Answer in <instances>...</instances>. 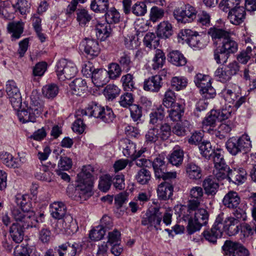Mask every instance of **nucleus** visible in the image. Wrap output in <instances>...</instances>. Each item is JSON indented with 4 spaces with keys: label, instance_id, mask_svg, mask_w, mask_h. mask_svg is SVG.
Instances as JSON below:
<instances>
[{
    "label": "nucleus",
    "instance_id": "obj_1",
    "mask_svg": "<svg viewBox=\"0 0 256 256\" xmlns=\"http://www.w3.org/2000/svg\"><path fill=\"white\" fill-rule=\"evenodd\" d=\"M94 169L90 165L84 166L78 174V184L72 197L76 200H86L92 195Z\"/></svg>",
    "mask_w": 256,
    "mask_h": 256
},
{
    "label": "nucleus",
    "instance_id": "obj_2",
    "mask_svg": "<svg viewBox=\"0 0 256 256\" xmlns=\"http://www.w3.org/2000/svg\"><path fill=\"white\" fill-rule=\"evenodd\" d=\"M180 216L184 220L188 222L187 231L192 234L206 224L209 215L204 208L190 209L188 206H182L180 209Z\"/></svg>",
    "mask_w": 256,
    "mask_h": 256
},
{
    "label": "nucleus",
    "instance_id": "obj_3",
    "mask_svg": "<svg viewBox=\"0 0 256 256\" xmlns=\"http://www.w3.org/2000/svg\"><path fill=\"white\" fill-rule=\"evenodd\" d=\"M42 102L39 100L38 95L32 94L30 96V105L26 109L18 110L17 115L20 122L22 123L34 122L44 110Z\"/></svg>",
    "mask_w": 256,
    "mask_h": 256
},
{
    "label": "nucleus",
    "instance_id": "obj_4",
    "mask_svg": "<svg viewBox=\"0 0 256 256\" xmlns=\"http://www.w3.org/2000/svg\"><path fill=\"white\" fill-rule=\"evenodd\" d=\"M226 147L228 152L232 156H236L240 153L245 154L250 151L252 148L250 136L246 134L239 138H230L226 143Z\"/></svg>",
    "mask_w": 256,
    "mask_h": 256
},
{
    "label": "nucleus",
    "instance_id": "obj_5",
    "mask_svg": "<svg viewBox=\"0 0 256 256\" xmlns=\"http://www.w3.org/2000/svg\"><path fill=\"white\" fill-rule=\"evenodd\" d=\"M56 72L58 78L61 81L74 78L78 72L74 64L66 59H61L56 65Z\"/></svg>",
    "mask_w": 256,
    "mask_h": 256
},
{
    "label": "nucleus",
    "instance_id": "obj_6",
    "mask_svg": "<svg viewBox=\"0 0 256 256\" xmlns=\"http://www.w3.org/2000/svg\"><path fill=\"white\" fill-rule=\"evenodd\" d=\"M197 13L194 6L186 4L176 8L173 12V15L178 22L186 24L193 22L196 18Z\"/></svg>",
    "mask_w": 256,
    "mask_h": 256
},
{
    "label": "nucleus",
    "instance_id": "obj_7",
    "mask_svg": "<svg viewBox=\"0 0 256 256\" xmlns=\"http://www.w3.org/2000/svg\"><path fill=\"white\" fill-rule=\"evenodd\" d=\"M171 128L169 124L164 123L160 126V128H152L148 130L145 134L146 142L152 144L158 140H166L170 136Z\"/></svg>",
    "mask_w": 256,
    "mask_h": 256
},
{
    "label": "nucleus",
    "instance_id": "obj_8",
    "mask_svg": "<svg viewBox=\"0 0 256 256\" xmlns=\"http://www.w3.org/2000/svg\"><path fill=\"white\" fill-rule=\"evenodd\" d=\"M162 156L159 155L152 162V166L153 168L155 176L158 178H162L164 180H171L176 177V172H167L166 164Z\"/></svg>",
    "mask_w": 256,
    "mask_h": 256
},
{
    "label": "nucleus",
    "instance_id": "obj_9",
    "mask_svg": "<svg viewBox=\"0 0 256 256\" xmlns=\"http://www.w3.org/2000/svg\"><path fill=\"white\" fill-rule=\"evenodd\" d=\"M228 256H248V250L240 243L230 240L225 241L222 247Z\"/></svg>",
    "mask_w": 256,
    "mask_h": 256
},
{
    "label": "nucleus",
    "instance_id": "obj_10",
    "mask_svg": "<svg viewBox=\"0 0 256 256\" xmlns=\"http://www.w3.org/2000/svg\"><path fill=\"white\" fill-rule=\"evenodd\" d=\"M224 220V214H220L216 217L215 222L210 230H206L203 232V235L206 240L214 244L218 237L222 234V226Z\"/></svg>",
    "mask_w": 256,
    "mask_h": 256
},
{
    "label": "nucleus",
    "instance_id": "obj_11",
    "mask_svg": "<svg viewBox=\"0 0 256 256\" xmlns=\"http://www.w3.org/2000/svg\"><path fill=\"white\" fill-rule=\"evenodd\" d=\"M56 232L66 233L72 234L76 232L78 230L75 222L70 215H66L59 220L56 225Z\"/></svg>",
    "mask_w": 256,
    "mask_h": 256
},
{
    "label": "nucleus",
    "instance_id": "obj_12",
    "mask_svg": "<svg viewBox=\"0 0 256 256\" xmlns=\"http://www.w3.org/2000/svg\"><path fill=\"white\" fill-rule=\"evenodd\" d=\"M163 212L161 211L160 207L156 206L152 208V210L149 215L144 218L142 220V224L143 226H154L156 230L158 229V226L160 225L162 222Z\"/></svg>",
    "mask_w": 256,
    "mask_h": 256
},
{
    "label": "nucleus",
    "instance_id": "obj_13",
    "mask_svg": "<svg viewBox=\"0 0 256 256\" xmlns=\"http://www.w3.org/2000/svg\"><path fill=\"white\" fill-rule=\"evenodd\" d=\"M80 49L90 57L96 56L100 52L98 42L96 40L90 38L83 40L80 44Z\"/></svg>",
    "mask_w": 256,
    "mask_h": 256
},
{
    "label": "nucleus",
    "instance_id": "obj_14",
    "mask_svg": "<svg viewBox=\"0 0 256 256\" xmlns=\"http://www.w3.org/2000/svg\"><path fill=\"white\" fill-rule=\"evenodd\" d=\"M81 250L80 244L66 242L59 246L56 250L60 256H76L80 252Z\"/></svg>",
    "mask_w": 256,
    "mask_h": 256
},
{
    "label": "nucleus",
    "instance_id": "obj_15",
    "mask_svg": "<svg viewBox=\"0 0 256 256\" xmlns=\"http://www.w3.org/2000/svg\"><path fill=\"white\" fill-rule=\"evenodd\" d=\"M204 191L200 186L193 187L190 192V197L187 206L190 209L199 208L202 201Z\"/></svg>",
    "mask_w": 256,
    "mask_h": 256
},
{
    "label": "nucleus",
    "instance_id": "obj_16",
    "mask_svg": "<svg viewBox=\"0 0 256 256\" xmlns=\"http://www.w3.org/2000/svg\"><path fill=\"white\" fill-rule=\"evenodd\" d=\"M246 9L242 6H240L235 10L230 11L228 18L230 22L234 25L238 26L242 24L246 16Z\"/></svg>",
    "mask_w": 256,
    "mask_h": 256
},
{
    "label": "nucleus",
    "instance_id": "obj_17",
    "mask_svg": "<svg viewBox=\"0 0 256 256\" xmlns=\"http://www.w3.org/2000/svg\"><path fill=\"white\" fill-rule=\"evenodd\" d=\"M162 78L160 75H155L146 80L144 84V89L150 92H157L162 85Z\"/></svg>",
    "mask_w": 256,
    "mask_h": 256
},
{
    "label": "nucleus",
    "instance_id": "obj_18",
    "mask_svg": "<svg viewBox=\"0 0 256 256\" xmlns=\"http://www.w3.org/2000/svg\"><path fill=\"white\" fill-rule=\"evenodd\" d=\"M120 148L122 149L124 156L130 158L132 160H136L134 154L136 152V144L130 140L124 138L119 142Z\"/></svg>",
    "mask_w": 256,
    "mask_h": 256
},
{
    "label": "nucleus",
    "instance_id": "obj_19",
    "mask_svg": "<svg viewBox=\"0 0 256 256\" xmlns=\"http://www.w3.org/2000/svg\"><path fill=\"white\" fill-rule=\"evenodd\" d=\"M164 180L158 185L157 194L160 200H166L171 198L174 192V187L172 184Z\"/></svg>",
    "mask_w": 256,
    "mask_h": 256
},
{
    "label": "nucleus",
    "instance_id": "obj_20",
    "mask_svg": "<svg viewBox=\"0 0 256 256\" xmlns=\"http://www.w3.org/2000/svg\"><path fill=\"white\" fill-rule=\"evenodd\" d=\"M92 80L96 87H102L110 80L107 70L103 69H94L93 72Z\"/></svg>",
    "mask_w": 256,
    "mask_h": 256
},
{
    "label": "nucleus",
    "instance_id": "obj_21",
    "mask_svg": "<svg viewBox=\"0 0 256 256\" xmlns=\"http://www.w3.org/2000/svg\"><path fill=\"white\" fill-rule=\"evenodd\" d=\"M240 225L238 220H235L233 217H228L226 218L224 223L222 222V231L224 230L230 236H234L239 232Z\"/></svg>",
    "mask_w": 256,
    "mask_h": 256
},
{
    "label": "nucleus",
    "instance_id": "obj_22",
    "mask_svg": "<svg viewBox=\"0 0 256 256\" xmlns=\"http://www.w3.org/2000/svg\"><path fill=\"white\" fill-rule=\"evenodd\" d=\"M246 170L242 168L230 169L228 181L236 184H242L246 179Z\"/></svg>",
    "mask_w": 256,
    "mask_h": 256
},
{
    "label": "nucleus",
    "instance_id": "obj_23",
    "mask_svg": "<svg viewBox=\"0 0 256 256\" xmlns=\"http://www.w3.org/2000/svg\"><path fill=\"white\" fill-rule=\"evenodd\" d=\"M0 160L10 168H18L22 164L20 159L14 158L11 154L4 151L0 152Z\"/></svg>",
    "mask_w": 256,
    "mask_h": 256
},
{
    "label": "nucleus",
    "instance_id": "obj_24",
    "mask_svg": "<svg viewBox=\"0 0 256 256\" xmlns=\"http://www.w3.org/2000/svg\"><path fill=\"white\" fill-rule=\"evenodd\" d=\"M208 33L216 45L218 44V41L222 42L230 34L229 32L216 26L211 27Z\"/></svg>",
    "mask_w": 256,
    "mask_h": 256
},
{
    "label": "nucleus",
    "instance_id": "obj_25",
    "mask_svg": "<svg viewBox=\"0 0 256 256\" xmlns=\"http://www.w3.org/2000/svg\"><path fill=\"white\" fill-rule=\"evenodd\" d=\"M104 107L98 104L95 102L90 103L85 110L80 111L81 114L88 116L89 117L93 116L96 118H100Z\"/></svg>",
    "mask_w": 256,
    "mask_h": 256
},
{
    "label": "nucleus",
    "instance_id": "obj_26",
    "mask_svg": "<svg viewBox=\"0 0 256 256\" xmlns=\"http://www.w3.org/2000/svg\"><path fill=\"white\" fill-rule=\"evenodd\" d=\"M240 202V198L238 193L234 191H230L222 200L224 205L230 208H236Z\"/></svg>",
    "mask_w": 256,
    "mask_h": 256
},
{
    "label": "nucleus",
    "instance_id": "obj_27",
    "mask_svg": "<svg viewBox=\"0 0 256 256\" xmlns=\"http://www.w3.org/2000/svg\"><path fill=\"white\" fill-rule=\"evenodd\" d=\"M184 32L186 34H188L190 36L188 38V43L189 45L194 48L201 49L203 48L206 45V42H203V39L201 36L196 34H192L193 32L189 30H186Z\"/></svg>",
    "mask_w": 256,
    "mask_h": 256
},
{
    "label": "nucleus",
    "instance_id": "obj_28",
    "mask_svg": "<svg viewBox=\"0 0 256 256\" xmlns=\"http://www.w3.org/2000/svg\"><path fill=\"white\" fill-rule=\"evenodd\" d=\"M40 221L36 216L34 212L32 210H30L26 212L24 219L21 224L24 228H39Z\"/></svg>",
    "mask_w": 256,
    "mask_h": 256
},
{
    "label": "nucleus",
    "instance_id": "obj_29",
    "mask_svg": "<svg viewBox=\"0 0 256 256\" xmlns=\"http://www.w3.org/2000/svg\"><path fill=\"white\" fill-rule=\"evenodd\" d=\"M24 228L21 224L18 222L14 223L10 227V235L16 243H20L23 240Z\"/></svg>",
    "mask_w": 256,
    "mask_h": 256
},
{
    "label": "nucleus",
    "instance_id": "obj_30",
    "mask_svg": "<svg viewBox=\"0 0 256 256\" xmlns=\"http://www.w3.org/2000/svg\"><path fill=\"white\" fill-rule=\"evenodd\" d=\"M218 46L230 54H235L238 50V44L230 36V34L222 40L221 44Z\"/></svg>",
    "mask_w": 256,
    "mask_h": 256
},
{
    "label": "nucleus",
    "instance_id": "obj_31",
    "mask_svg": "<svg viewBox=\"0 0 256 256\" xmlns=\"http://www.w3.org/2000/svg\"><path fill=\"white\" fill-rule=\"evenodd\" d=\"M170 108H171V109L168 110V117L170 120L173 122L180 120L184 114V105L178 102L174 104Z\"/></svg>",
    "mask_w": 256,
    "mask_h": 256
},
{
    "label": "nucleus",
    "instance_id": "obj_32",
    "mask_svg": "<svg viewBox=\"0 0 256 256\" xmlns=\"http://www.w3.org/2000/svg\"><path fill=\"white\" fill-rule=\"evenodd\" d=\"M50 212L54 218L60 220L66 216V208L62 202H54L50 206Z\"/></svg>",
    "mask_w": 256,
    "mask_h": 256
},
{
    "label": "nucleus",
    "instance_id": "obj_33",
    "mask_svg": "<svg viewBox=\"0 0 256 256\" xmlns=\"http://www.w3.org/2000/svg\"><path fill=\"white\" fill-rule=\"evenodd\" d=\"M69 86L72 93L77 96H81L87 89L86 82L82 78H76Z\"/></svg>",
    "mask_w": 256,
    "mask_h": 256
},
{
    "label": "nucleus",
    "instance_id": "obj_34",
    "mask_svg": "<svg viewBox=\"0 0 256 256\" xmlns=\"http://www.w3.org/2000/svg\"><path fill=\"white\" fill-rule=\"evenodd\" d=\"M202 186L206 194L208 195L214 196L216 193L219 185L214 178L211 176L206 178L202 182Z\"/></svg>",
    "mask_w": 256,
    "mask_h": 256
},
{
    "label": "nucleus",
    "instance_id": "obj_35",
    "mask_svg": "<svg viewBox=\"0 0 256 256\" xmlns=\"http://www.w3.org/2000/svg\"><path fill=\"white\" fill-rule=\"evenodd\" d=\"M150 124L158 125L161 124L165 116L164 109L162 106H160L150 114Z\"/></svg>",
    "mask_w": 256,
    "mask_h": 256
},
{
    "label": "nucleus",
    "instance_id": "obj_36",
    "mask_svg": "<svg viewBox=\"0 0 256 256\" xmlns=\"http://www.w3.org/2000/svg\"><path fill=\"white\" fill-rule=\"evenodd\" d=\"M231 130L232 128L228 124L222 123L220 125L216 130H214L213 128L208 129V132L222 140L227 136Z\"/></svg>",
    "mask_w": 256,
    "mask_h": 256
},
{
    "label": "nucleus",
    "instance_id": "obj_37",
    "mask_svg": "<svg viewBox=\"0 0 256 256\" xmlns=\"http://www.w3.org/2000/svg\"><path fill=\"white\" fill-rule=\"evenodd\" d=\"M186 170L190 179L199 180L202 176L200 168L194 162L188 163L186 166Z\"/></svg>",
    "mask_w": 256,
    "mask_h": 256
},
{
    "label": "nucleus",
    "instance_id": "obj_38",
    "mask_svg": "<svg viewBox=\"0 0 256 256\" xmlns=\"http://www.w3.org/2000/svg\"><path fill=\"white\" fill-rule=\"evenodd\" d=\"M168 162L176 166L182 164L184 159L183 150L179 148H174V150L168 156Z\"/></svg>",
    "mask_w": 256,
    "mask_h": 256
},
{
    "label": "nucleus",
    "instance_id": "obj_39",
    "mask_svg": "<svg viewBox=\"0 0 256 256\" xmlns=\"http://www.w3.org/2000/svg\"><path fill=\"white\" fill-rule=\"evenodd\" d=\"M168 60L176 66H183L186 63V58L184 55L178 50L170 52L168 56Z\"/></svg>",
    "mask_w": 256,
    "mask_h": 256
},
{
    "label": "nucleus",
    "instance_id": "obj_40",
    "mask_svg": "<svg viewBox=\"0 0 256 256\" xmlns=\"http://www.w3.org/2000/svg\"><path fill=\"white\" fill-rule=\"evenodd\" d=\"M172 24L168 22H162L157 28V36L160 38H166L172 35Z\"/></svg>",
    "mask_w": 256,
    "mask_h": 256
},
{
    "label": "nucleus",
    "instance_id": "obj_41",
    "mask_svg": "<svg viewBox=\"0 0 256 256\" xmlns=\"http://www.w3.org/2000/svg\"><path fill=\"white\" fill-rule=\"evenodd\" d=\"M216 110H212L208 116L202 120V128L208 131V129L212 128L215 126L216 120H218Z\"/></svg>",
    "mask_w": 256,
    "mask_h": 256
},
{
    "label": "nucleus",
    "instance_id": "obj_42",
    "mask_svg": "<svg viewBox=\"0 0 256 256\" xmlns=\"http://www.w3.org/2000/svg\"><path fill=\"white\" fill-rule=\"evenodd\" d=\"M165 60L166 56L164 52L160 49H156L155 50L154 55L152 59V68L156 70L162 68L165 62Z\"/></svg>",
    "mask_w": 256,
    "mask_h": 256
},
{
    "label": "nucleus",
    "instance_id": "obj_43",
    "mask_svg": "<svg viewBox=\"0 0 256 256\" xmlns=\"http://www.w3.org/2000/svg\"><path fill=\"white\" fill-rule=\"evenodd\" d=\"M59 88L58 86L54 84H46L43 86L42 92L44 96L48 99H52L58 94Z\"/></svg>",
    "mask_w": 256,
    "mask_h": 256
},
{
    "label": "nucleus",
    "instance_id": "obj_44",
    "mask_svg": "<svg viewBox=\"0 0 256 256\" xmlns=\"http://www.w3.org/2000/svg\"><path fill=\"white\" fill-rule=\"evenodd\" d=\"M23 23L21 22L10 23L8 26V31L12 33V36L16 39L19 38L24 31Z\"/></svg>",
    "mask_w": 256,
    "mask_h": 256
},
{
    "label": "nucleus",
    "instance_id": "obj_45",
    "mask_svg": "<svg viewBox=\"0 0 256 256\" xmlns=\"http://www.w3.org/2000/svg\"><path fill=\"white\" fill-rule=\"evenodd\" d=\"M214 170V174L218 180L227 179L228 180V176L230 171V167L227 165L217 166Z\"/></svg>",
    "mask_w": 256,
    "mask_h": 256
},
{
    "label": "nucleus",
    "instance_id": "obj_46",
    "mask_svg": "<svg viewBox=\"0 0 256 256\" xmlns=\"http://www.w3.org/2000/svg\"><path fill=\"white\" fill-rule=\"evenodd\" d=\"M230 55L229 53L218 46L214 52V59L218 64L226 63Z\"/></svg>",
    "mask_w": 256,
    "mask_h": 256
},
{
    "label": "nucleus",
    "instance_id": "obj_47",
    "mask_svg": "<svg viewBox=\"0 0 256 256\" xmlns=\"http://www.w3.org/2000/svg\"><path fill=\"white\" fill-rule=\"evenodd\" d=\"M108 0H94L90 4V8L95 12H105L108 8Z\"/></svg>",
    "mask_w": 256,
    "mask_h": 256
},
{
    "label": "nucleus",
    "instance_id": "obj_48",
    "mask_svg": "<svg viewBox=\"0 0 256 256\" xmlns=\"http://www.w3.org/2000/svg\"><path fill=\"white\" fill-rule=\"evenodd\" d=\"M240 0H222L220 4V8L224 12H230L240 6Z\"/></svg>",
    "mask_w": 256,
    "mask_h": 256
},
{
    "label": "nucleus",
    "instance_id": "obj_49",
    "mask_svg": "<svg viewBox=\"0 0 256 256\" xmlns=\"http://www.w3.org/2000/svg\"><path fill=\"white\" fill-rule=\"evenodd\" d=\"M160 37L152 32H148L144 36V45L150 48L156 49L159 45Z\"/></svg>",
    "mask_w": 256,
    "mask_h": 256
},
{
    "label": "nucleus",
    "instance_id": "obj_50",
    "mask_svg": "<svg viewBox=\"0 0 256 256\" xmlns=\"http://www.w3.org/2000/svg\"><path fill=\"white\" fill-rule=\"evenodd\" d=\"M105 19L108 24H116L120 22V14L114 8H111L106 12Z\"/></svg>",
    "mask_w": 256,
    "mask_h": 256
},
{
    "label": "nucleus",
    "instance_id": "obj_51",
    "mask_svg": "<svg viewBox=\"0 0 256 256\" xmlns=\"http://www.w3.org/2000/svg\"><path fill=\"white\" fill-rule=\"evenodd\" d=\"M199 149L202 156L207 160H210L212 156L216 152L212 150L211 144L208 141L201 142L199 146Z\"/></svg>",
    "mask_w": 256,
    "mask_h": 256
},
{
    "label": "nucleus",
    "instance_id": "obj_52",
    "mask_svg": "<svg viewBox=\"0 0 256 256\" xmlns=\"http://www.w3.org/2000/svg\"><path fill=\"white\" fill-rule=\"evenodd\" d=\"M188 84V80L184 76H174L171 80L172 88L178 91L184 89Z\"/></svg>",
    "mask_w": 256,
    "mask_h": 256
},
{
    "label": "nucleus",
    "instance_id": "obj_53",
    "mask_svg": "<svg viewBox=\"0 0 256 256\" xmlns=\"http://www.w3.org/2000/svg\"><path fill=\"white\" fill-rule=\"evenodd\" d=\"M108 24H98L96 27V34L101 40H104L110 36V26Z\"/></svg>",
    "mask_w": 256,
    "mask_h": 256
},
{
    "label": "nucleus",
    "instance_id": "obj_54",
    "mask_svg": "<svg viewBox=\"0 0 256 256\" xmlns=\"http://www.w3.org/2000/svg\"><path fill=\"white\" fill-rule=\"evenodd\" d=\"M210 78L206 75L201 74H197L194 78V82L197 87L200 89L204 88L208 85L211 84Z\"/></svg>",
    "mask_w": 256,
    "mask_h": 256
},
{
    "label": "nucleus",
    "instance_id": "obj_55",
    "mask_svg": "<svg viewBox=\"0 0 256 256\" xmlns=\"http://www.w3.org/2000/svg\"><path fill=\"white\" fill-rule=\"evenodd\" d=\"M108 76L110 79L116 80L121 75L122 69L120 65L116 63H111L108 66Z\"/></svg>",
    "mask_w": 256,
    "mask_h": 256
},
{
    "label": "nucleus",
    "instance_id": "obj_56",
    "mask_svg": "<svg viewBox=\"0 0 256 256\" xmlns=\"http://www.w3.org/2000/svg\"><path fill=\"white\" fill-rule=\"evenodd\" d=\"M76 16V20L81 26H85L92 19V16L85 9H78Z\"/></svg>",
    "mask_w": 256,
    "mask_h": 256
},
{
    "label": "nucleus",
    "instance_id": "obj_57",
    "mask_svg": "<svg viewBox=\"0 0 256 256\" xmlns=\"http://www.w3.org/2000/svg\"><path fill=\"white\" fill-rule=\"evenodd\" d=\"M112 184V178L110 175L105 174L100 177L98 188L104 192L109 190Z\"/></svg>",
    "mask_w": 256,
    "mask_h": 256
},
{
    "label": "nucleus",
    "instance_id": "obj_58",
    "mask_svg": "<svg viewBox=\"0 0 256 256\" xmlns=\"http://www.w3.org/2000/svg\"><path fill=\"white\" fill-rule=\"evenodd\" d=\"M120 91L116 86L108 84L104 89V94L108 100H112L120 94Z\"/></svg>",
    "mask_w": 256,
    "mask_h": 256
},
{
    "label": "nucleus",
    "instance_id": "obj_59",
    "mask_svg": "<svg viewBox=\"0 0 256 256\" xmlns=\"http://www.w3.org/2000/svg\"><path fill=\"white\" fill-rule=\"evenodd\" d=\"M115 118V115L112 109L108 106L104 107L100 120L106 123H110Z\"/></svg>",
    "mask_w": 256,
    "mask_h": 256
},
{
    "label": "nucleus",
    "instance_id": "obj_60",
    "mask_svg": "<svg viewBox=\"0 0 256 256\" xmlns=\"http://www.w3.org/2000/svg\"><path fill=\"white\" fill-rule=\"evenodd\" d=\"M151 178L150 172L145 168L140 169L136 176L137 182L142 184L148 182Z\"/></svg>",
    "mask_w": 256,
    "mask_h": 256
},
{
    "label": "nucleus",
    "instance_id": "obj_61",
    "mask_svg": "<svg viewBox=\"0 0 256 256\" xmlns=\"http://www.w3.org/2000/svg\"><path fill=\"white\" fill-rule=\"evenodd\" d=\"M16 202L18 205L20 206V208H22L24 210H32V203L28 194H24L20 196V198H17Z\"/></svg>",
    "mask_w": 256,
    "mask_h": 256
},
{
    "label": "nucleus",
    "instance_id": "obj_62",
    "mask_svg": "<svg viewBox=\"0 0 256 256\" xmlns=\"http://www.w3.org/2000/svg\"><path fill=\"white\" fill-rule=\"evenodd\" d=\"M131 12L136 16H144L147 12L146 4L141 2H136L132 7Z\"/></svg>",
    "mask_w": 256,
    "mask_h": 256
},
{
    "label": "nucleus",
    "instance_id": "obj_63",
    "mask_svg": "<svg viewBox=\"0 0 256 256\" xmlns=\"http://www.w3.org/2000/svg\"><path fill=\"white\" fill-rule=\"evenodd\" d=\"M121 82L125 91H132L134 88L133 76L130 74L123 76L122 77Z\"/></svg>",
    "mask_w": 256,
    "mask_h": 256
},
{
    "label": "nucleus",
    "instance_id": "obj_64",
    "mask_svg": "<svg viewBox=\"0 0 256 256\" xmlns=\"http://www.w3.org/2000/svg\"><path fill=\"white\" fill-rule=\"evenodd\" d=\"M215 76L218 80L222 82H226L230 80V74L228 72L226 68H218L214 72Z\"/></svg>",
    "mask_w": 256,
    "mask_h": 256
}]
</instances>
